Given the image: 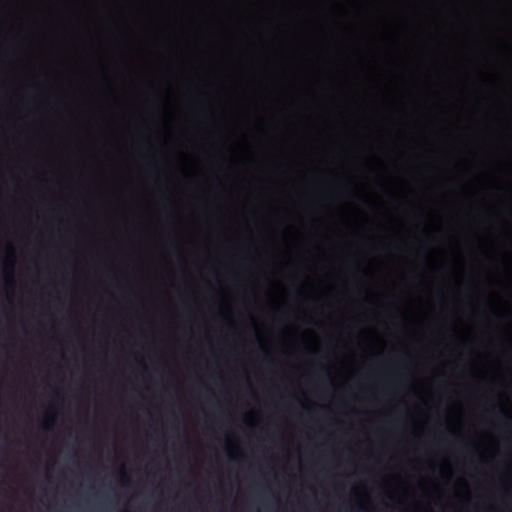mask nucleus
<instances>
[{
  "label": "nucleus",
  "instance_id": "f257e3e1",
  "mask_svg": "<svg viewBox=\"0 0 512 512\" xmlns=\"http://www.w3.org/2000/svg\"><path fill=\"white\" fill-rule=\"evenodd\" d=\"M43 428L46 429V430H49V429H51V425L49 423H45L43 425Z\"/></svg>",
  "mask_w": 512,
  "mask_h": 512
}]
</instances>
